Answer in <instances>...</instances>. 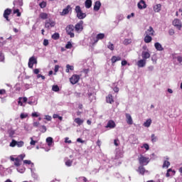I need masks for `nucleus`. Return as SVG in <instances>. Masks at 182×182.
<instances>
[{
  "label": "nucleus",
  "mask_w": 182,
  "mask_h": 182,
  "mask_svg": "<svg viewBox=\"0 0 182 182\" xmlns=\"http://www.w3.org/2000/svg\"><path fill=\"white\" fill-rule=\"evenodd\" d=\"M75 11L77 14V18H78V19H85V18H86V13H83V11H82L80 6H76Z\"/></svg>",
  "instance_id": "1"
},
{
  "label": "nucleus",
  "mask_w": 182,
  "mask_h": 182,
  "mask_svg": "<svg viewBox=\"0 0 182 182\" xmlns=\"http://www.w3.org/2000/svg\"><path fill=\"white\" fill-rule=\"evenodd\" d=\"M140 166H147L150 163V158L140 155L138 158Z\"/></svg>",
  "instance_id": "2"
},
{
  "label": "nucleus",
  "mask_w": 182,
  "mask_h": 182,
  "mask_svg": "<svg viewBox=\"0 0 182 182\" xmlns=\"http://www.w3.org/2000/svg\"><path fill=\"white\" fill-rule=\"evenodd\" d=\"M65 31L70 38H75V33H73L75 31V26H73V25L67 26Z\"/></svg>",
  "instance_id": "3"
},
{
  "label": "nucleus",
  "mask_w": 182,
  "mask_h": 182,
  "mask_svg": "<svg viewBox=\"0 0 182 182\" xmlns=\"http://www.w3.org/2000/svg\"><path fill=\"white\" fill-rule=\"evenodd\" d=\"M80 80V76L79 75H73L70 78V82L71 85H76Z\"/></svg>",
  "instance_id": "4"
},
{
  "label": "nucleus",
  "mask_w": 182,
  "mask_h": 182,
  "mask_svg": "<svg viewBox=\"0 0 182 182\" xmlns=\"http://www.w3.org/2000/svg\"><path fill=\"white\" fill-rule=\"evenodd\" d=\"M37 63H38V60H36L35 56H32L28 60V68H30V69H33V65H36Z\"/></svg>",
  "instance_id": "5"
},
{
  "label": "nucleus",
  "mask_w": 182,
  "mask_h": 182,
  "mask_svg": "<svg viewBox=\"0 0 182 182\" xmlns=\"http://www.w3.org/2000/svg\"><path fill=\"white\" fill-rule=\"evenodd\" d=\"M172 25L176 28V29H178V31H181L182 24L181 21L178 18H175L173 22Z\"/></svg>",
  "instance_id": "6"
},
{
  "label": "nucleus",
  "mask_w": 182,
  "mask_h": 182,
  "mask_svg": "<svg viewBox=\"0 0 182 182\" xmlns=\"http://www.w3.org/2000/svg\"><path fill=\"white\" fill-rule=\"evenodd\" d=\"M56 23L52 20L46 21L45 22V28L46 29H50L51 28H54Z\"/></svg>",
  "instance_id": "7"
},
{
  "label": "nucleus",
  "mask_w": 182,
  "mask_h": 182,
  "mask_svg": "<svg viewBox=\"0 0 182 182\" xmlns=\"http://www.w3.org/2000/svg\"><path fill=\"white\" fill-rule=\"evenodd\" d=\"M11 14H12V9H6L4 12L3 16L8 22L10 21L9 15H11Z\"/></svg>",
  "instance_id": "8"
},
{
  "label": "nucleus",
  "mask_w": 182,
  "mask_h": 182,
  "mask_svg": "<svg viewBox=\"0 0 182 182\" xmlns=\"http://www.w3.org/2000/svg\"><path fill=\"white\" fill-rule=\"evenodd\" d=\"M70 11H72V7H70V5H68L66 8L63 9V11L60 13V15L65 16V15H68Z\"/></svg>",
  "instance_id": "9"
},
{
  "label": "nucleus",
  "mask_w": 182,
  "mask_h": 182,
  "mask_svg": "<svg viewBox=\"0 0 182 182\" xmlns=\"http://www.w3.org/2000/svg\"><path fill=\"white\" fill-rule=\"evenodd\" d=\"M136 171L141 174V176H144L145 173H149V171L146 170V168H144V165H140L138 167V169L136 170Z\"/></svg>",
  "instance_id": "10"
},
{
  "label": "nucleus",
  "mask_w": 182,
  "mask_h": 182,
  "mask_svg": "<svg viewBox=\"0 0 182 182\" xmlns=\"http://www.w3.org/2000/svg\"><path fill=\"white\" fill-rule=\"evenodd\" d=\"M75 29L76 32H82V31H83V21H80L77 23L75 26Z\"/></svg>",
  "instance_id": "11"
},
{
  "label": "nucleus",
  "mask_w": 182,
  "mask_h": 182,
  "mask_svg": "<svg viewBox=\"0 0 182 182\" xmlns=\"http://www.w3.org/2000/svg\"><path fill=\"white\" fill-rule=\"evenodd\" d=\"M114 127H116V123L113 120H109L105 126V129H114Z\"/></svg>",
  "instance_id": "12"
},
{
  "label": "nucleus",
  "mask_w": 182,
  "mask_h": 182,
  "mask_svg": "<svg viewBox=\"0 0 182 182\" xmlns=\"http://www.w3.org/2000/svg\"><path fill=\"white\" fill-rule=\"evenodd\" d=\"M137 6L139 9H146V8H147V4H146V2L144 0H141Z\"/></svg>",
  "instance_id": "13"
},
{
  "label": "nucleus",
  "mask_w": 182,
  "mask_h": 182,
  "mask_svg": "<svg viewBox=\"0 0 182 182\" xmlns=\"http://www.w3.org/2000/svg\"><path fill=\"white\" fill-rule=\"evenodd\" d=\"M106 102L107 103H109V105H113V103H114V100H113V95H112L111 94H109L106 97Z\"/></svg>",
  "instance_id": "14"
},
{
  "label": "nucleus",
  "mask_w": 182,
  "mask_h": 182,
  "mask_svg": "<svg viewBox=\"0 0 182 182\" xmlns=\"http://www.w3.org/2000/svg\"><path fill=\"white\" fill-rule=\"evenodd\" d=\"M125 116L127 124H133V119L132 118V115H130V114H126Z\"/></svg>",
  "instance_id": "15"
},
{
  "label": "nucleus",
  "mask_w": 182,
  "mask_h": 182,
  "mask_svg": "<svg viewBox=\"0 0 182 182\" xmlns=\"http://www.w3.org/2000/svg\"><path fill=\"white\" fill-rule=\"evenodd\" d=\"M105 38V33H99L97 35L96 39L94 41V43H97L99 41Z\"/></svg>",
  "instance_id": "16"
},
{
  "label": "nucleus",
  "mask_w": 182,
  "mask_h": 182,
  "mask_svg": "<svg viewBox=\"0 0 182 182\" xmlns=\"http://www.w3.org/2000/svg\"><path fill=\"white\" fill-rule=\"evenodd\" d=\"M141 57L144 60H146V59H149L150 53H149V51H142Z\"/></svg>",
  "instance_id": "17"
},
{
  "label": "nucleus",
  "mask_w": 182,
  "mask_h": 182,
  "mask_svg": "<svg viewBox=\"0 0 182 182\" xmlns=\"http://www.w3.org/2000/svg\"><path fill=\"white\" fill-rule=\"evenodd\" d=\"M138 68H144L146 66V60H139L137 63Z\"/></svg>",
  "instance_id": "18"
},
{
  "label": "nucleus",
  "mask_w": 182,
  "mask_h": 182,
  "mask_svg": "<svg viewBox=\"0 0 182 182\" xmlns=\"http://www.w3.org/2000/svg\"><path fill=\"white\" fill-rule=\"evenodd\" d=\"M145 33L149 36H153L154 35V30L153 29V27L150 26Z\"/></svg>",
  "instance_id": "19"
},
{
  "label": "nucleus",
  "mask_w": 182,
  "mask_h": 182,
  "mask_svg": "<svg viewBox=\"0 0 182 182\" xmlns=\"http://www.w3.org/2000/svg\"><path fill=\"white\" fill-rule=\"evenodd\" d=\"M100 6H102V3H100V1H96L94 5V11H99V9H100Z\"/></svg>",
  "instance_id": "20"
},
{
  "label": "nucleus",
  "mask_w": 182,
  "mask_h": 182,
  "mask_svg": "<svg viewBox=\"0 0 182 182\" xmlns=\"http://www.w3.org/2000/svg\"><path fill=\"white\" fill-rule=\"evenodd\" d=\"M119 60H122V58L120 56H116L113 55L111 58L112 63H116V62H118Z\"/></svg>",
  "instance_id": "21"
},
{
  "label": "nucleus",
  "mask_w": 182,
  "mask_h": 182,
  "mask_svg": "<svg viewBox=\"0 0 182 182\" xmlns=\"http://www.w3.org/2000/svg\"><path fill=\"white\" fill-rule=\"evenodd\" d=\"M154 46L156 50H159V51L164 50V48H163L161 44H160V43H155Z\"/></svg>",
  "instance_id": "22"
},
{
  "label": "nucleus",
  "mask_w": 182,
  "mask_h": 182,
  "mask_svg": "<svg viewBox=\"0 0 182 182\" xmlns=\"http://www.w3.org/2000/svg\"><path fill=\"white\" fill-rule=\"evenodd\" d=\"M75 123H76L77 124H78V126H82V124H83V122H85L83 119H80V118H75L74 119Z\"/></svg>",
  "instance_id": "23"
},
{
  "label": "nucleus",
  "mask_w": 182,
  "mask_h": 182,
  "mask_svg": "<svg viewBox=\"0 0 182 182\" xmlns=\"http://www.w3.org/2000/svg\"><path fill=\"white\" fill-rule=\"evenodd\" d=\"M144 41L145 43H150V42H151V41H153V38L150 36L146 35L144 37Z\"/></svg>",
  "instance_id": "24"
},
{
  "label": "nucleus",
  "mask_w": 182,
  "mask_h": 182,
  "mask_svg": "<svg viewBox=\"0 0 182 182\" xmlns=\"http://www.w3.org/2000/svg\"><path fill=\"white\" fill-rule=\"evenodd\" d=\"M85 6L87 8V9H89V8H92V0H86L85 3Z\"/></svg>",
  "instance_id": "25"
},
{
  "label": "nucleus",
  "mask_w": 182,
  "mask_h": 182,
  "mask_svg": "<svg viewBox=\"0 0 182 182\" xmlns=\"http://www.w3.org/2000/svg\"><path fill=\"white\" fill-rule=\"evenodd\" d=\"M46 143L48 144V146L50 147L52 144H53V138L49 136L46 139Z\"/></svg>",
  "instance_id": "26"
},
{
  "label": "nucleus",
  "mask_w": 182,
  "mask_h": 182,
  "mask_svg": "<svg viewBox=\"0 0 182 182\" xmlns=\"http://www.w3.org/2000/svg\"><path fill=\"white\" fill-rule=\"evenodd\" d=\"M39 18H41V19H43V20L48 19V15L47 13L42 12V13L40 14Z\"/></svg>",
  "instance_id": "27"
},
{
  "label": "nucleus",
  "mask_w": 182,
  "mask_h": 182,
  "mask_svg": "<svg viewBox=\"0 0 182 182\" xmlns=\"http://www.w3.org/2000/svg\"><path fill=\"white\" fill-rule=\"evenodd\" d=\"M75 67H73V65H70L69 64H68L66 65V69H65V72L66 73H69L70 70H74Z\"/></svg>",
  "instance_id": "28"
},
{
  "label": "nucleus",
  "mask_w": 182,
  "mask_h": 182,
  "mask_svg": "<svg viewBox=\"0 0 182 182\" xmlns=\"http://www.w3.org/2000/svg\"><path fill=\"white\" fill-rule=\"evenodd\" d=\"M151 125V119H147V120L144 123V127H150Z\"/></svg>",
  "instance_id": "29"
},
{
  "label": "nucleus",
  "mask_w": 182,
  "mask_h": 182,
  "mask_svg": "<svg viewBox=\"0 0 182 182\" xmlns=\"http://www.w3.org/2000/svg\"><path fill=\"white\" fill-rule=\"evenodd\" d=\"M52 39H54V41H58L59 38H60V36L59 35V33H55L51 36Z\"/></svg>",
  "instance_id": "30"
},
{
  "label": "nucleus",
  "mask_w": 182,
  "mask_h": 182,
  "mask_svg": "<svg viewBox=\"0 0 182 182\" xmlns=\"http://www.w3.org/2000/svg\"><path fill=\"white\" fill-rule=\"evenodd\" d=\"M154 9L155 12H160L161 11V4H156L154 7Z\"/></svg>",
  "instance_id": "31"
},
{
  "label": "nucleus",
  "mask_w": 182,
  "mask_h": 182,
  "mask_svg": "<svg viewBox=\"0 0 182 182\" xmlns=\"http://www.w3.org/2000/svg\"><path fill=\"white\" fill-rule=\"evenodd\" d=\"M162 167L163 168H168L170 167V161H164Z\"/></svg>",
  "instance_id": "32"
},
{
  "label": "nucleus",
  "mask_w": 182,
  "mask_h": 182,
  "mask_svg": "<svg viewBox=\"0 0 182 182\" xmlns=\"http://www.w3.org/2000/svg\"><path fill=\"white\" fill-rule=\"evenodd\" d=\"M21 160L19 159V158H16L15 161H14V166H16V167H19V166H21Z\"/></svg>",
  "instance_id": "33"
},
{
  "label": "nucleus",
  "mask_w": 182,
  "mask_h": 182,
  "mask_svg": "<svg viewBox=\"0 0 182 182\" xmlns=\"http://www.w3.org/2000/svg\"><path fill=\"white\" fill-rule=\"evenodd\" d=\"M107 48L109 49V50H114V45L111 42L108 43Z\"/></svg>",
  "instance_id": "34"
},
{
  "label": "nucleus",
  "mask_w": 182,
  "mask_h": 182,
  "mask_svg": "<svg viewBox=\"0 0 182 182\" xmlns=\"http://www.w3.org/2000/svg\"><path fill=\"white\" fill-rule=\"evenodd\" d=\"M40 132H41V133H46V126L45 125H42L40 127V129H39Z\"/></svg>",
  "instance_id": "35"
},
{
  "label": "nucleus",
  "mask_w": 182,
  "mask_h": 182,
  "mask_svg": "<svg viewBox=\"0 0 182 182\" xmlns=\"http://www.w3.org/2000/svg\"><path fill=\"white\" fill-rule=\"evenodd\" d=\"M73 163V161H72L70 159H68L65 161V166H67V167H70L72 166Z\"/></svg>",
  "instance_id": "36"
},
{
  "label": "nucleus",
  "mask_w": 182,
  "mask_h": 182,
  "mask_svg": "<svg viewBox=\"0 0 182 182\" xmlns=\"http://www.w3.org/2000/svg\"><path fill=\"white\" fill-rule=\"evenodd\" d=\"M151 138L152 143H156V141H157V136H156V134H152Z\"/></svg>",
  "instance_id": "37"
},
{
  "label": "nucleus",
  "mask_w": 182,
  "mask_h": 182,
  "mask_svg": "<svg viewBox=\"0 0 182 182\" xmlns=\"http://www.w3.org/2000/svg\"><path fill=\"white\" fill-rule=\"evenodd\" d=\"M25 144V142L23 141H17L16 146L17 147H23V145Z\"/></svg>",
  "instance_id": "38"
},
{
  "label": "nucleus",
  "mask_w": 182,
  "mask_h": 182,
  "mask_svg": "<svg viewBox=\"0 0 182 182\" xmlns=\"http://www.w3.org/2000/svg\"><path fill=\"white\" fill-rule=\"evenodd\" d=\"M52 90L53 92H59V90H60L59 86H58V85H53Z\"/></svg>",
  "instance_id": "39"
},
{
  "label": "nucleus",
  "mask_w": 182,
  "mask_h": 182,
  "mask_svg": "<svg viewBox=\"0 0 182 182\" xmlns=\"http://www.w3.org/2000/svg\"><path fill=\"white\" fill-rule=\"evenodd\" d=\"M13 14H16V16L19 17L21 16V12L19 11V9H16V10H14Z\"/></svg>",
  "instance_id": "40"
},
{
  "label": "nucleus",
  "mask_w": 182,
  "mask_h": 182,
  "mask_svg": "<svg viewBox=\"0 0 182 182\" xmlns=\"http://www.w3.org/2000/svg\"><path fill=\"white\" fill-rule=\"evenodd\" d=\"M53 119H59V120H63V117L59 116L58 114H54L53 115Z\"/></svg>",
  "instance_id": "41"
},
{
  "label": "nucleus",
  "mask_w": 182,
  "mask_h": 182,
  "mask_svg": "<svg viewBox=\"0 0 182 182\" xmlns=\"http://www.w3.org/2000/svg\"><path fill=\"white\" fill-rule=\"evenodd\" d=\"M17 141L15 139H12L11 142L10 143V147H15L16 146Z\"/></svg>",
  "instance_id": "42"
},
{
  "label": "nucleus",
  "mask_w": 182,
  "mask_h": 182,
  "mask_svg": "<svg viewBox=\"0 0 182 182\" xmlns=\"http://www.w3.org/2000/svg\"><path fill=\"white\" fill-rule=\"evenodd\" d=\"M39 6L43 9V8H46V1H42L41 3L39 4Z\"/></svg>",
  "instance_id": "43"
},
{
  "label": "nucleus",
  "mask_w": 182,
  "mask_h": 182,
  "mask_svg": "<svg viewBox=\"0 0 182 182\" xmlns=\"http://www.w3.org/2000/svg\"><path fill=\"white\" fill-rule=\"evenodd\" d=\"M72 43L70 41H68V43L65 45L66 49H72Z\"/></svg>",
  "instance_id": "44"
},
{
  "label": "nucleus",
  "mask_w": 182,
  "mask_h": 182,
  "mask_svg": "<svg viewBox=\"0 0 182 182\" xmlns=\"http://www.w3.org/2000/svg\"><path fill=\"white\" fill-rule=\"evenodd\" d=\"M174 33H176V32L174 31V29L170 28L169 31H168V34L171 36H173V35H174Z\"/></svg>",
  "instance_id": "45"
},
{
  "label": "nucleus",
  "mask_w": 182,
  "mask_h": 182,
  "mask_svg": "<svg viewBox=\"0 0 182 182\" xmlns=\"http://www.w3.org/2000/svg\"><path fill=\"white\" fill-rule=\"evenodd\" d=\"M5 60V57L4 56V53L0 51V62H4Z\"/></svg>",
  "instance_id": "46"
},
{
  "label": "nucleus",
  "mask_w": 182,
  "mask_h": 182,
  "mask_svg": "<svg viewBox=\"0 0 182 182\" xmlns=\"http://www.w3.org/2000/svg\"><path fill=\"white\" fill-rule=\"evenodd\" d=\"M43 45L44 46H48V45H49V40H48V39H44V40H43Z\"/></svg>",
  "instance_id": "47"
},
{
  "label": "nucleus",
  "mask_w": 182,
  "mask_h": 182,
  "mask_svg": "<svg viewBox=\"0 0 182 182\" xmlns=\"http://www.w3.org/2000/svg\"><path fill=\"white\" fill-rule=\"evenodd\" d=\"M124 43L125 45H129V43H132V40H130V39H125V40H124Z\"/></svg>",
  "instance_id": "48"
},
{
  "label": "nucleus",
  "mask_w": 182,
  "mask_h": 182,
  "mask_svg": "<svg viewBox=\"0 0 182 182\" xmlns=\"http://www.w3.org/2000/svg\"><path fill=\"white\" fill-rule=\"evenodd\" d=\"M59 65H55V67H54V72H55V73H58V72H59Z\"/></svg>",
  "instance_id": "49"
},
{
  "label": "nucleus",
  "mask_w": 182,
  "mask_h": 182,
  "mask_svg": "<svg viewBox=\"0 0 182 182\" xmlns=\"http://www.w3.org/2000/svg\"><path fill=\"white\" fill-rule=\"evenodd\" d=\"M18 104L20 106H23V103L22 102V97H20L18 98Z\"/></svg>",
  "instance_id": "50"
},
{
  "label": "nucleus",
  "mask_w": 182,
  "mask_h": 182,
  "mask_svg": "<svg viewBox=\"0 0 182 182\" xmlns=\"http://www.w3.org/2000/svg\"><path fill=\"white\" fill-rule=\"evenodd\" d=\"M170 173H171V168H168V170H167V172H166V177H170Z\"/></svg>",
  "instance_id": "51"
},
{
  "label": "nucleus",
  "mask_w": 182,
  "mask_h": 182,
  "mask_svg": "<svg viewBox=\"0 0 182 182\" xmlns=\"http://www.w3.org/2000/svg\"><path fill=\"white\" fill-rule=\"evenodd\" d=\"M31 142H30V144L31 146H35L36 144V141H33V138H31Z\"/></svg>",
  "instance_id": "52"
},
{
  "label": "nucleus",
  "mask_w": 182,
  "mask_h": 182,
  "mask_svg": "<svg viewBox=\"0 0 182 182\" xmlns=\"http://www.w3.org/2000/svg\"><path fill=\"white\" fill-rule=\"evenodd\" d=\"M21 119H26L28 117V114H25L23 113H21L20 115Z\"/></svg>",
  "instance_id": "53"
},
{
  "label": "nucleus",
  "mask_w": 182,
  "mask_h": 182,
  "mask_svg": "<svg viewBox=\"0 0 182 182\" xmlns=\"http://www.w3.org/2000/svg\"><path fill=\"white\" fill-rule=\"evenodd\" d=\"M143 147H144V149L147 151L149 150L150 146H149L148 144H144Z\"/></svg>",
  "instance_id": "54"
},
{
  "label": "nucleus",
  "mask_w": 182,
  "mask_h": 182,
  "mask_svg": "<svg viewBox=\"0 0 182 182\" xmlns=\"http://www.w3.org/2000/svg\"><path fill=\"white\" fill-rule=\"evenodd\" d=\"M121 65L122 66H126V65H127V60H122L121 63Z\"/></svg>",
  "instance_id": "55"
},
{
  "label": "nucleus",
  "mask_w": 182,
  "mask_h": 182,
  "mask_svg": "<svg viewBox=\"0 0 182 182\" xmlns=\"http://www.w3.org/2000/svg\"><path fill=\"white\" fill-rule=\"evenodd\" d=\"M39 69H38V68H36V69H34L33 70V73L35 74V75H39Z\"/></svg>",
  "instance_id": "56"
},
{
  "label": "nucleus",
  "mask_w": 182,
  "mask_h": 182,
  "mask_svg": "<svg viewBox=\"0 0 182 182\" xmlns=\"http://www.w3.org/2000/svg\"><path fill=\"white\" fill-rule=\"evenodd\" d=\"M24 164H31L32 161H29V160H24L23 161Z\"/></svg>",
  "instance_id": "57"
},
{
  "label": "nucleus",
  "mask_w": 182,
  "mask_h": 182,
  "mask_svg": "<svg viewBox=\"0 0 182 182\" xmlns=\"http://www.w3.org/2000/svg\"><path fill=\"white\" fill-rule=\"evenodd\" d=\"M39 124H40L38 122H33V127H38Z\"/></svg>",
  "instance_id": "58"
},
{
  "label": "nucleus",
  "mask_w": 182,
  "mask_h": 182,
  "mask_svg": "<svg viewBox=\"0 0 182 182\" xmlns=\"http://www.w3.org/2000/svg\"><path fill=\"white\" fill-rule=\"evenodd\" d=\"M65 143H68V144H70V143H72V141L69 140L68 137H66L65 140Z\"/></svg>",
  "instance_id": "59"
},
{
  "label": "nucleus",
  "mask_w": 182,
  "mask_h": 182,
  "mask_svg": "<svg viewBox=\"0 0 182 182\" xmlns=\"http://www.w3.org/2000/svg\"><path fill=\"white\" fill-rule=\"evenodd\" d=\"M177 60L179 63H181L182 62V57L181 56H178L177 57Z\"/></svg>",
  "instance_id": "60"
},
{
  "label": "nucleus",
  "mask_w": 182,
  "mask_h": 182,
  "mask_svg": "<svg viewBox=\"0 0 182 182\" xmlns=\"http://www.w3.org/2000/svg\"><path fill=\"white\" fill-rule=\"evenodd\" d=\"M6 93V90H0V95H5Z\"/></svg>",
  "instance_id": "61"
},
{
  "label": "nucleus",
  "mask_w": 182,
  "mask_h": 182,
  "mask_svg": "<svg viewBox=\"0 0 182 182\" xmlns=\"http://www.w3.org/2000/svg\"><path fill=\"white\" fill-rule=\"evenodd\" d=\"M18 157L21 159L20 161H22V160H23V159H25V155L21 154Z\"/></svg>",
  "instance_id": "62"
},
{
  "label": "nucleus",
  "mask_w": 182,
  "mask_h": 182,
  "mask_svg": "<svg viewBox=\"0 0 182 182\" xmlns=\"http://www.w3.org/2000/svg\"><path fill=\"white\" fill-rule=\"evenodd\" d=\"M77 141L78 143H85V141H82V139H80V138L77 139Z\"/></svg>",
  "instance_id": "63"
},
{
  "label": "nucleus",
  "mask_w": 182,
  "mask_h": 182,
  "mask_svg": "<svg viewBox=\"0 0 182 182\" xmlns=\"http://www.w3.org/2000/svg\"><path fill=\"white\" fill-rule=\"evenodd\" d=\"M114 92H115V93H119V87H114Z\"/></svg>",
  "instance_id": "64"
}]
</instances>
